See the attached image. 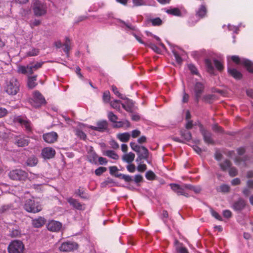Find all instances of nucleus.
Listing matches in <instances>:
<instances>
[{
    "label": "nucleus",
    "mask_w": 253,
    "mask_h": 253,
    "mask_svg": "<svg viewBox=\"0 0 253 253\" xmlns=\"http://www.w3.org/2000/svg\"><path fill=\"white\" fill-rule=\"evenodd\" d=\"M43 64V62H37L35 64H31V65L33 67L34 70L36 71V70H38L39 69L41 68L42 67Z\"/></svg>",
    "instance_id": "60"
},
{
    "label": "nucleus",
    "mask_w": 253,
    "mask_h": 253,
    "mask_svg": "<svg viewBox=\"0 0 253 253\" xmlns=\"http://www.w3.org/2000/svg\"><path fill=\"white\" fill-rule=\"evenodd\" d=\"M8 176L13 180H25L28 177V173L22 169H16L11 170Z\"/></svg>",
    "instance_id": "4"
},
{
    "label": "nucleus",
    "mask_w": 253,
    "mask_h": 253,
    "mask_svg": "<svg viewBox=\"0 0 253 253\" xmlns=\"http://www.w3.org/2000/svg\"><path fill=\"white\" fill-rule=\"evenodd\" d=\"M219 166L223 171H226L231 166V162L228 160H225L222 163H220Z\"/></svg>",
    "instance_id": "31"
},
{
    "label": "nucleus",
    "mask_w": 253,
    "mask_h": 253,
    "mask_svg": "<svg viewBox=\"0 0 253 253\" xmlns=\"http://www.w3.org/2000/svg\"><path fill=\"white\" fill-rule=\"evenodd\" d=\"M199 126L200 127V131L203 137V139L205 142L208 144L213 145L214 142L213 139L212 138L211 133L206 129L201 124H200Z\"/></svg>",
    "instance_id": "7"
},
{
    "label": "nucleus",
    "mask_w": 253,
    "mask_h": 253,
    "mask_svg": "<svg viewBox=\"0 0 253 253\" xmlns=\"http://www.w3.org/2000/svg\"><path fill=\"white\" fill-rule=\"evenodd\" d=\"M58 137L57 133L53 131L43 135V139L48 143H53L57 141Z\"/></svg>",
    "instance_id": "16"
},
{
    "label": "nucleus",
    "mask_w": 253,
    "mask_h": 253,
    "mask_svg": "<svg viewBox=\"0 0 253 253\" xmlns=\"http://www.w3.org/2000/svg\"><path fill=\"white\" fill-rule=\"evenodd\" d=\"M8 114L7 110L2 107H0V118L5 117Z\"/></svg>",
    "instance_id": "62"
},
{
    "label": "nucleus",
    "mask_w": 253,
    "mask_h": 253,
    "mask_svg": "<svg viewBox=\"0 0 253 253\" xmlns=\"http://www.w3.org/2000/svg\"><path fill=\"white\" fill-rule=\"evenodd\" d=\"M42 155L44 158L51 159L55 156V151L51 147L44 148L42 151Z\"/></svg>",
    "instance_id": "17"
},
{
    "label": "nucleus",
    "mask_w": 253,
    "mask_h": 253,
    "mask_svg": "<svg viewBox=\"0 0 253 253\" xmlns=\"http://www.w3.org/2000/svg\"><path fill=\"white\" fill-rule=\"evenodd\" d=\"M228 73L236 80H240L242 78V74L240 72L235 68H228Z\"/></svg>",
    "instance_id": "19"
},
{
    "label": "nucleus",
    "mask_w": 253,
    "mask_h": 253,
    "mask_svg": "<svg viewBox=\"0 0 253 253\" xmlns=\"http://www.w3.org/2000/svg\"><path fill=\"white\" fill-rule=\"evenodd\" d=\"M111 99L110 93L108 90H106L103 92L102 99L104 103H108Z\"/></svg>",
    "instance_id": "40"
},
{
    "label": "nucleus",
    "mask_w": 253,
    "mask_h": 253,
    "mask_svg": "<svg viewBox=\"0 0 253 253\" xmlns=\"http://www.w3.org/2000/svg\"><path fill=\"white\" fill-rule=\"evenodd\" d=\"M76 134L79 137L83 140H85L86 138V135L85 133L82 130L80 129H77L76 131Z\"/></svg>",
    "instance_id": "49"
},
{
    "label": "nucleus",
    "mask_w": 253,
    "mask_h": 253,
    "mask_svg": "<svg viewBox=\"0 0 253 253\" xmlns=\"http://www.w3.org/2000/svg\"><path fill=\"white\" fill-rule=\"evenodd\" d=\"M45 222L46 219L44 217L40 216L38 218L33 219L32 223L35 228H40L45 223Z\"/></svg>",
    "instance_id": "18"
},
{
    "label": "nucleus",
    "mask_w": 253,
    "mask_h": 253,
    "mask_svg": "<svg viewBox=\"0 0 253 253\" xmlns=\"http://www.w3.org/2000/svg\"><path fill=\"white\" fill-rule=\"evenodd\" d=\"M188 68L192 74L197 75L198 72L197 68L192 64L188 65Z\"/></svg>",
    "instance_id": "54"
},
{
    "label": "nucleus",
    "mask_w": 253,
    "mask_h": 253,
    "mask_svg": "<svg viewBox=\"0 0 253 253\" xmlns=\"http://www.w3.org/2000/svg\"><path fill=\"white\" fill-rule=\"evenodd\" d=\"M33 11L35 15L40 16L46 13V6L41 1L37 0L34 3Z\"/></svg>",
    "instance_id": "6"
},
{
    "label": "nucleus",
    "mask_w": 253,
    "mask_h": 253,
    "mask_svg": "<svg viewBox=\"0 0 253 253\" xmlns=\"http://www.w3.org/2000/svg\"><path fill=\"white\" fill-rule=\"evenodd\" d=\"M130 135L128 132L118 133L117 138L123 142H127L129 140Z\"/></svg>",
    "instance_id": "22"
},
{
    "label": "nucleus",
    "mask_w": 253,
    "mask_h": 253,
    "mask_svg": "<svg viewBox=\"0 0 253 253\" xmlns=\"http://www.w3.org/2000/svg\"><path fill=\"white\" fill-rule=\"evenodd\" d=\"M135 158V154L132 152H130L127 154L124 155L122 157V159L124 161L127 162V163H131L133 161Z\"/></svg>",
    "instance_id": "26"
},
{
    "label": "nucleus",
    "mask_w": 253,
    "mask_h": 253,
    "mask_svg": "<svg viewBox=\"0 0 253 253\" xmlns=\"http://www.w3.org/2000/svg\"><path fill=\"white\" fill-rule=\"evenodd\" d=\"M112 90L114 93L118 97L123 99V95L120 93L117 87L114 85L112 86Z\"/></svg>",
    "instance_id": "52"
},
{
    "label": "nucleus",
    "mask_w": 253,
    "mask_h": 253,
    "mask_svg": "<svg viewBox=\"0 0 253 253\" xmlns=\"http://www.w3.org/2000/svg\"><path fill=\"white\" fill-rule=\"evenodd\" d=\"M20 84L17 79L12 77L6 82L5 91L9 95L16 94L19 90Z\"/></svg>",
    "instance_id": "1"
},
{
    "label": "nucleus",
    "mask_w": 253,
    "mask_h": 253,
    "mask_svg": "<svg viewBox=\"0 0 253 253\" xmlns=\"http://www.w3.org/2000/svg\"><path fill=\"white\" fill-rule=\"evenodd\" d=\"M37 80V75L28 77L27 86L29 88L33 89L38 85Z\"/></svg>",
    "instance_id": "20"
},
{
    "label": "nucleus",
    "mask_w": 253,
    "mask_h": 253,
    "mask_svg": "<svg viewBox=\"0 0 253 253\" xmlns=\"http://www.w3.org/2000/svg\"><path fill=\"white\" fill-rule=\"evenodd\" d=\"M232 60L237 64H242V62L243 60H241L239 57L236 55H233L231 57Z\"/></svg>",
    "instance_id": "58"
},
{
    "label": "nucleus",
    "mask_w": 253,
    "mask_h": 253,
    "mask_svg": "<svg viewBox=\"0 0 253 253\" xmlns=\"http://www.w3.org/2000/svg\"><path fill=\"white\" fill-rule=\"evenodd\" d=\"M205 64L207 67V71L211 74H213L214 68L212 65L211 61L210 59H206Z\"/></svg>",
    "instance_id": "30"
},
{
    "label": "nucleus",
    "mask_w": 253,
    "mask_h": 253,
    "mask_svg": "<svg viewBox=\"0 0 253 253\" xmlns=\"http://www.w3.org/2000/svg\"><path fill=\"white\" fill-rule=\"evenodd\" d=\"M133 4L135 6H140L146 4L145 0H132Z\"/></svg>",
    "instance_id": "48"
},
{
    "label": "nucleus",
    "mask_w": 253,
    "mask_h": 253,
    "mask_svg": "<svg viewBox=\"0 0 253 253\" xmlns=\"http://www.w3.org/2000/svg\"><path fill=\"white\" fill-rule=\"evenodd\" d=\"M38 161V159L35 156H32L27 159L26 164L29 166L34 167L37 164Z\"/></svg>",
    "instance_id": "33"
},
{
    "label": "nucleus",
    "mask_w": 253,
    "mask_h": 253,
    "mask_svg": "<svg viewBox=\"0 0 253 253\" xmlns=\"http://www.w3.org/2000/svg\"><path fill=\"white\" fill-rule=\"evenodd\" d=\"M211 212L212 216H213L215 218L220 221L222 220V217L216 211L211 210Z\"/></svg>",
    "instance_id": "56"
},
{
    "label": "nucleus",
    "mask_w": 253,
    "mask_h": 253,
    "mask_svg": "<svg viewBox=\"0 0 253 253\" xmlns=\"http://www.w3.org/2000/svg\"><path fill=\"white\" fill-rule=\"evenodd\" d=\"M46 103L44 97L38 90H36L33 93V96L31 101L32 105L36 108L40 107L42 105Z\"/></svg>",
    "instance_id": "5"
},
{
    "label": "nucleus",
    "mask_w": 253,
    "mask_h": 253,
    "mask_svg": "<svg viewBox=\"0 0 253 253\" xmlns=\"http://www.w3.org/2000/svg\"><path fill=\"white\" fill-rule=\"evenodd\" d=\"M219 189L222 192H228L230 190V187L228 185L226 184L222 185L220 186Z\"/></svg>",
    "instance_id": "59"
},
{
    "label": "nucleus",
    "mask_w": 253,
    "mask_h": 253,
    "mask_svg": "<svg viewBox=\"0 0 253 253\" xmlns=\"http://www.w3.org/2000/svg\"><path fill=\"white\" fill-rule=\"evenodd\" d=\"M229 174L231 177L235 176L238 174L237 169L234 167L230 168Z\"/></svg>",
    "instance_id": "55"
},
{
    "label": "nucleus",
    "mask_w": 253,
    "mask_h": 253,
    "mask_svg": "<svg viewBox=\"0 0 253 253\" xmlns=\"http://www.w3.org/2000/svg\"><path fill=\"white\" fill-rule=\"evenodd\" d=\"M108 127V123L106 120H101L96 123V126H90L88 127L92 130L103 132L105 131Z\"/></svg>",
    "instance_id": "12"
},
{
    "label": "nucleus",
    "mask_w": 253,
    "mask_h": 253,
    "mask_svg": "<svg viewBox=\"0 0 253 253\" xmlns=\"http://www.w3.org/2000/svg\"><path fill=\"white\" fill-rule=\"evenodd\" d=\"M24 209L29 212L37 213L42 210L41 205L39 202L32 199H28L25 201Z\"/></svg>",
    "instance_id": "2"
},
{
    "label": "nucleus",
    "mask_w": 253,
    "mask_h": 253,
    "mask_svg": "<svg viewBox=\"0 0 253 253\" xmlns=\"http://www.w3.org/2000/svg\"><path fill=\"white\" fill-rule=\"evenodd\" d=\"M169 186L172 190L176 193L177 195H182L186 197H189V195L185 191V188L183 187V185L180 186L179 184L175 183H171Z\"/></svg>",
    "instance_id": "13"
},
{
    "label": "nucleus",
    "mask_w": 253,
    "mask_h": 253,
    "mask_svg": "<svg viewBox=\"0 0 253 253\" xmlns=\"http://www.w3.org/2000/svg\"><path fill=\"white\" fill-rule=\"evenodd\" d=\"M180 134L186 140L189 141L191 139L192 135L190 131L185 130L180 131Z\"/></svg>",
    "instance_id": "36"
},
{
    "label": "nucleus",
    "mask_w": 253,
    "mask_h": 253,
    "mask_svg": "<svg viewBox=\"0 0 253 253\" xmlns=\"http://www.w3.org/2000/svg\"><path fill=\"white\" fill-rule=\"evenodd\" d=\"M104 155L111 158L114 160H118L119 159L118 155L112 150H107L105 151Z\"/></svg>",
    "instance_id": "34"
},
{
    "label": "nucleus",
    "mask_w": 253,
    "mask_h": 253,
    "mask_svg": "<svg viewBox=\"0 0 253 253\" xmlns=\"http://www.w3.org/2000/svg\"><path fill=\"white\" fill-rule=\"evenodd\" d=\"M110 104L112 108L118 111L120 110V101L118 100H115L110 102Z\"/></svg>",
    "instance_id": "41"
},
{
    "label": "nucleus",
    "mask_w": 253,
    "mask_h": 253,
    "mask_svg": "<svg viewBox=\"0 0 253 253\" xmlns=\"http://www.w3.org/2000/svg\"><path fill=\"white\" fill-rule=\"evenodd\" d=\"M39 49L36 48H33L31 50L26 53V56L28 57L37 56L39 54Z\"/></svg>",
    "instance_id": "39"
},
{
    "label": "nucleus",
    "mask_w": 253,
    "mask_h": 253,
    "mask_svg": "<svg viewBox=\"0 0 253 253\" xmlns=\"http://www.w3.org/2000/svg\"><path fill=\"white\" fill-rule=\"evenodd\" d=\"M150 22L154 26H159L162 24V20L159 17L150 19Z\"/></svg>",
    "instance_id": "43"
},
{
    "label": "nucleus",
    "mask_w": 253,
    "mask_h": 253,
    "mask_svg": "<svg viewBox=\"0 0 253 253\" xmlns=\"http://www.w3.org/2000/svg\"><path fill=\"white\" fill-rule=\"evenodd\" d=\"M141 134V132L138 129L133 130L131 131V136L135 138L138 137Z\"/></svg>",
    "instance_id": "64"
},
{
    "label": "nucleus",
    "mask_w": 253,
    "mask_h": 253,
    "mask_svg": "<svg viewBox=\"0 0 253 253\" xmlns=\"http://www.w3.org/2000/svg\"><path fill=\"white\" fill-rule=\"evenodd\" d=\"M213 63L214 64L215 68L217 69V70H218L219 71H221L223 70V69H224L223 65L219 60H218L217 59H214Z\"/></svg>",
    "instance_id": "42"
},
{
    "label": "nucleus",
    "mask_w": 253,
    "mask_h": 253,
    "mask_svg": "<svg viewBox=\"0 0 253 253\" xmlns=\"http://www.w3.org/2000/svg\"><path fill=\"white\" fill-rule=\"evenodd\" d=\"M64 47L63 48L64 51L67 54H69V52L71 49V41L68 38H66L65 42L63 44Z\"/></svg>",
    "instance_id": "35"
},
{
    "label": "nucleus",
    "mask_w": 253,
    "mask_h": 253,
    "mask_svg": "<svg viewBox=\"0 0 253 253\" xmlns=\"http://www.w3.org/2000/svg\"><path fill=\"white\" fill-rule=\"evenodd\" d=\"M212 129H213V130H214L216 132H220V133H222L223 132V128L217 124H215L213 126Z\"/></svg>",
    "instance_id": "61"
},
{
    "label": "nucleus",
    "mask_w": 253,
    "mask_h": 253,
    "mask_svg": "<svg viewBox=\"0 0 253 253\" xmlns=\"http://www.w3.org/2000/svg\"><path fill=\"white\" fill-rule=\"evenodd\" d=\"M172 53L173 54V56L175 58L176 62L179 64H181L182 62V59L180 56L179 55V54L175 51H173Z\"/></svg>",
    "instance_id": "53"
},
{
    "label": "nucleus",
    "mask_w": 253,
    "mask_h": 253,
    "mask_svg": "<svg viewBox=\"0 0 253 253\" xmlns=\"http://www.w3.org/2000/svg\"><path fill=\"white\" fill-rule=\"evenodd\" d=\"M145 177L146 179L149 180H153L155 179L156 176L153 171L152 170H148L146 173Z\"/></svg>",
    "instance_id": "45"
},
{
    "label": "nucleus",
    "mask_w": 253,
    "mask_h": 253,
    "mask_svg": "<svg viewBox=\"0 0 253 253\" xmlns=\"http://www.w3.org/2000/svg\"><path fill=\"white\" fill-rule=\"evenodd\" d=\"M147 169V166L145 164H139L137 167V170L139 172H143Z\"/></svg>",
    "instance_id": "63"
},
{
    "label": "nucleus",
    "mask_w": 253,
    "mask_h": 253,
    "mask_svg": "<svg viewBox=\"0 0 253 253\" xmlns=\"http://www.w3.org/2000/svg\"><path fill=\"white\" fill-rule=\"evenodd\" d=\"M107 117H108L109 120L111 122L113 123H115L116 122H117V121L118 119V117L116 115H115L113 113V112H112L111 111L109 112L108 113Z\"/></svg>",
    "instance_id": "38"
},
{
    "label": "nucleus",
    "mask_w": 253,
    "mask_h": 253,
    "mask_svg": "<svg viewBox=\"0 0 253 253\" xmlns=\"http://www.w3.org/2000/svg\"><path fill=\"white\" fill-rule=\"evenodd\" d=\"M114 183V182L113 180L108 178L106 180L101 183V186L102 187H105L107 186H111Z\"/></svg>",
    "instance_id": "47"
},
{
    "label": "nucleus",
    "mask_w": 253,
    "mask_h": 253,
    "mask_svg": "<svg viewBox=\"0 0 253 253\" xmlns=\"http://www.w3.org/2000/svg\"><path fill=\"white\" fill-rule=\"evenodd\" d=\"M166 12L168 14L176 16H180L181 15V12L179 8H173L169 9H167L166 10Z\"/></svg>",
    "instance_id": "29"
},
{
    "label": "nucleus",
    "mask_w": 253,
    "mask_h": 253,
    "mask_svg": "<svg viewBox=\"0 0 253 253\" xmlns=\"http://www.w3.org/2000/svg\"><path fill=\"white\" fill-rule=\"evenodd\" d=\"M46 227L49 231L57 232L60 230L62 227V224L59 221L51 220L49 221L46 225Z\"/></svg>",
    "instance_id": "15"
},
{
    "label": "nucleus",
    "mask_w": 253,
    "mask_h": 253,
    "mask_svg": "<svg viewBox=\"0 0 253 253\" xmlns=\"http://www.w3.org/2000/svg\"><path fill=\"white\" fill-rule=\"evenodd\" d=\"M75 193L83 199L87 200L89 199L88 196L86 194L84 189L83 187H80Z\"/></svg>",
    "instance_id": "23"
},
{
    "label": "nucleus",
    "mask_w": 253,
    "mask_h": 253,
    "mask_svg": "<svg viewBox=\"0 0 253 253\" xmlns=\"http://www.w3.org/2000/svg\"><path fill=\"white\" fill-rule=\"evenodd\" d=\"M246 205L245 202L244 200L240 199L239 200L235 202L233 207L234 210L240 211L243 210Z\"/></svg>",
    "instance_id": "21"
},
{
    "label": "nucleus",
    "mask_w": 253,
    "mask_h": 253,
    "mask_svg": "<svg viewBox=\"0 0 253 253\" xmlns=\"http://www.w3.org/2000/svg\"><path fill=\"white\" fill-rule=\"evenodd\" d=\"M110 170V173L111 175H114L115 176L116 174H119L118 173H116V172L118 171V169L116 166H111L109 168Z\"/></svg>",
    "instance_id": "57"
},
{
    "label": "nucleus",
    "mask_w": 253,
    "mask_h": 253,
    "mask_svg": "<svg viewBox=\"0 0 253 253\" xmlns=\"http://www.w3.org/2000/svg\"><path fill=\"white\" fill-rule=\"evenodd\" d=\"M205 89L204 84L201 82H196L193 86L195 101L198 103Z\"/></svg>",
    "instance_id": "8"
},
{
    "label": "nucleus",
    "mask_w": 253,
    "mask_h": 253,
    "mask_svg": "<svg viewBox=\"0 0 253 253\" xmlns=\"http://www.w3.org/2000/svg\"><path fill=\"white\" fill-rule=\"evenodd\" d=\"M151 48L154 51H155L157 53H160L161 52V50L159 47H158L156 45L151 42L148 43L147 46Z\"/></svg>",
    "instance_id": "46"
},
{
    "label": "nucleus",
    "mask_w": 253,
    "mask_h": 253,
    "mask_svg": "<svg viewBox=\"0 0 253 253\" xmlns=\"http://www.w3.org/2000/svg\"><path fill=\"white\" fill-rule=\"evenodd\" d=\"M15 122L20 124L25 128V130L27 132L32 131L31 123L26 117H23L20 116L16 117L14 119Z\"/></svg>",
    "instance_id": "9"
},
{
    "label": "nucleus",
    "mask_w": 253,
    "mask_h": 253,
    "mask_svg": "<svg viewBox=\"0 0 253 253\" xmlns=\"http://www.w3.org/2000/svg\"><path fill=\"white\" fill-rule=\"evenodd\" d=\"M107 170V169L105 167H100L97 168L95 170V174L97 176L101 175L103 172Z\"/></svg>",
    "instance_id": "50"
},
{
    "label": "nucleus",
    "mask_w": 253,
    "mask_h": 253,
    "mask_svg": "<svg viewBox=\"0 0 253 253\" xmlns=\"http://www.w3.org/2000/svg\"><path fill=\"white\" fill-rule=\"evenodd\" d=\"M115 176L116 177L124 179L125 181L129 182L132 181V177L128 175H126L122 173H119V174H116Z\"/></svg>",
    "instance_id": "37"
},
{
    "label": "nucleus",
    "mask_w": 253,
    "mask_h": 253,
    "mask_svg": "<svg viewBox=\"0 0 253 253\" xmlns=\"http://www.w3.org/2000/svg\"><path fill=\"white\" fill-rule=\"evenodd\" d=\"M242 64L250 73H253V63L248 59H243Z\"/></svg>",
    "instance_id": "25"
},
{
    "label": "nucleus",
    "mask_w": 253,
    "mask_h": 253,
    "mask_svg": "<svg viewBox=\"0 0 253 253\" xmlns=\"http://www.w3.org/2000/svg\"><path fill=\"white\" fill-rule=\"evenodd\" d=\"M27 66H24L22 65H19L17 68V72L24 75L27 74Z\"/></svg>",
    "instance_id": "51"
},
{
    "label": "nucleus",
    "mask_w": 253,
    "mask_h": 253,
    "mask_svg": "<svg viewBox=\"0 0 253 253\" xmlns=\"http://www.w3.org/2000/svg\"><path fill=\"white\" fill-rule=\"evenodd\" d=\"M207 13V9L205 5H201L196 13V15L200 18H204Z\"/></svg>",
    "instance_id": "27"
},
{
    "label": "nucleus",
    "mask_w": 253,
    "mask_h": 253,
    "mask_svg": "<svg viewBox=\"0 0 253 253\" xmlns=\"http://www.w3.org/2000/svg\"><path fill=\"white\" fill-rule=\"evenodd\" d=\"M130 146L133 151H134L138 154L140 153L141 149V146L138 145L135 142H131L130 143Z\"/></svg>",
    "instance_id": "44"
},
{
    "label": "nucleus",
    "mask_w": 253,
    "mask_h": 253,
    "mask_svg": "<svg viewBox=\"0 0 253 253\" xmlns=\"http://www.w3.org/2000/svg\"><path fill=\"white\" fill-rule=\"evenodd\" d=\"M24 249L23 242L18 240L11 241L7 248L8 253H23Z\"/></svg>",
    "instance_id": "3"
},
{
    "label": "nucleus",
    "mask_w": 253,
    "mask_h": 253,
    "mask_svg": "<svg viewBox=\"0 0 253 253\" xmlns=\"http://www.w3.org/2000/svg\"><path fill=\"white\" fill-rule=\"evenodd\" d=\"M29 143V138L26 135H19L14 137V144L19 147L27 146Z\"/></svg>",
    "instance_id": "10"
},
{
    "label": "nucleus",
    "mask_w": 253,
    "mask_h": 253,
    "mask_svg": "<svg viewBox=\"0 0 253 253\" xmlns=\"http://www.w3.org/2000/svg\"><path fill=\"white\" fill-rule=\"evenodd\" d=\"M68 203L74 209L79 211H84L85 209V204L80 203L78 200L70 197L67 199Z\"/></svg>",
    "instance_id": "14"
},
{
    "label": "nucleus",
    "mask_w": 253,
    "mask_h": 253,
    "mask_svg": "<svg viewBox=\"0 0 253 253\" xmlns=\"http://www.w3.org/2000/svg\"><path fill=\"white\" fill-rule=\"evenodd\" d=\"M14 209L13 206L12 204L4 205L0 208V213H6L10 211H12Z\"/></svg>",
    "instance_id": "28"
},
{
    "label": "nucleus",
    "mask_w": 253,
    "mask_h": 253,
    "mask_svg": "<svg viewBox=\"0 0 253 253\" xmlns=\"http://www.w3.org/2000/svg\"><path fill=\"white\" fill-rule=\"evenodd\" d=\"M78 245L74 242H65L63 243L59 247V250L62 252H71L77 249Z\"/></svg>",
    "instance_id": "11"
},
{
    "label": "nucleus",
    "mask_w": 253,
    "mask_h": 253,
    "mask_svg": "<svg viewBox=\"0 0 253 253\" xmlns=\"http://www.w3.org/2000/svg\"><path fill=\"white\" fill-rule=\"evenodd\" d=\"M215 98L214 94H207L202 97V100L207 103H211Z\"/></svg>",
    "instance_id": "32"
},
{
    "label": "nucleus",
    "mask_w": 253,
    "mask_h": 253,
    "mask_svg": "<svg viewBox=\"0 0 253 253\" xmlns=\"http://www.w3.org/2000/svg\"><path fill=\"white\" fill-rule=\"evenodd\" d=\"M142 150V153L141 154L138 153V158L137 159L136 161H138V159L140 160L142 159L147 160L149 156V151L148 149L144 146H141V149Z\"/></svg>",
    "instance_id": "24"
}]
</instances>
